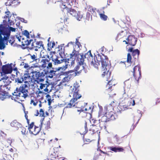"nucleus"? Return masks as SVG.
Returning a JSON list of instances; mask_svg holds the SVG:
<instances>
[{"mask_svg": "<svg viewBox=\"0 0 160 160\" xmlns=\"http://www.w3.org/2000/svg\"><path fill=\"white\" fill-rule=\"evenodd\" d=\"M28 87L26 84H22L18 88H17L12 93L14 98L20 101H23L28 96Z\"/></svg>", "mask_w": 160, "mask_h": 160, "instance_id": "f257e3e1", "label": "nucleus"}, {"mask_svg": "<svg viewBox=\"0 0 160 160\" xmlns=\"http://www.w3.org/2000/svg\"><path fill=\"white\" fill-rule=\"evenodd\" d=\"M74 93L73 94V98L70 101L69 103L66 106L65 108H70L72 107H75L76 108H79V104H78V102H75L78 99L80 98L79 94V83L76 82L74 83Z\"/></svg>", "mask_w": 160, "mask_h": 160, "instance_id": "f03ea898", "label": "nucleus"}, {"mask_svg": "<svg viewBox=\"0 0 160 160\" xmlns=\"http://www.w3.org/2000/svg\"><path fill=\"white\" fill-rule=\"evenodd\" d=\"M74 93L73 94V98L70 101L69 103L66 106L65 108H70L72 107H75L76 108H79V104H78V102H75L78 99L80 98L79 94V83L76 82L74 83Z\"/></svg>", "mask_w": 160, "mask_h": 160, "instance_id": "7ed1b4c3", "label": "nucleus"}, {"mask_svg": "<svg viewBox=\"0 0 160 160\" xmlns=\"http://www.w3.org/2000/svg\"><path fill=\"white\" fill-rule=\"evenodd\" d=\"M98 58H100V60L102 64L101 71L102 73L101 76L102 77H104L106 73L110 70L111 68V64L110 61L108 60V57L104 55L103 54L98 56Z\"/></svg>", "mask_w": 160, "mask_h": 160, "instance_id": "20e7f679", "label": "nucleus"}, {"mask_svg": "<svg viewBox=\"0 0 160 160\" xmlns=\"http://www.w3.org/2000/svg\"><path fill=\"white\" fill-rule=\"evenodd\" d=\"M30 72L32 74L31 76L32 78L34 80L37 79L38 82L43 81V78L45 76L44 73L43 72H40L39 70L36 68H38L39 69H40L41 68L39 63H36L33 65V66L30 67Z\"/></svg>", "mask_w": 160, "mask_h": 160, "instance_id": "39448f33", "label": "nucleus"}, {"mask_svg": "<svg viewBox=\"0 0 160 160\" xmlns=\"http://www.w3.org/2000/svg\"><path fill=\"white\" fill-rule=\"evenodd\" d=\"M92 57L93 56L90 50L84 54L83 53H81V73L82 74H84L87 72L88 67L84 62L85 59H87V60H88L89 58Z\"/></svg>", "mask_w": 160, "mask_h": 160, "instance_id": "423d86ee", "label": "nucleus"}, {"mask_svg": "<svg viewBox=\"0 0 160 160\" xmlns=\"http://www.w3.org/2000/svg\"><path fill=\"white\" fill-rule=\"evenodd\" d=\"M79 50H76L75 48H74V49L71 54V57L75 56V60L76 62L77 63V65L76 66L73 70L75 72L72 75L74 76H75L77 75H78L80 73L79 71H78L80 67V54H79Z\"/></svg>", "mask_w": 160, "mask_h": 160, "instance_id": "0eeeda50", "label": "nucleus"}, {"mask_svg": "<svg viewBox=\"0 0 160 160\" xmlns=\"http://www.w3.org/2000/svg\"><path fill=\"white\" fill-rule=\"evenodd\" d=\"M82 103L81 107V116L82 117H85L87 116V114L90 113L92 111L91 107L88 105V103Z\"/></svg>", "mask_w": 160, "mask_h": 160, "instance_id": "6e6552de", "label": "nucleus"}, {"mask_svg": "<svg viewBox=\"0 0 160 160\" xmlns=\"http://www.w3.org/2000/svg\"><path fill=\"white\" fill-rule=\"evenodd\" d=\"M110 106L105 107H104V110L105 112V117L106 119L105 120L106 122H108L111 120H114L115 119V113L113 111H109V108H110Z\"/></svg>", "mask_w": 160, "mask_h": 160, "instance_id": "1a4fd4ad", "label": "nucleus"}, {"mask_svg": "<svg viewBox=\"0 0 160 160\" xmlns=\"http://www.w3.org/2000/svg\"><path fill=\"white\" fill-rule=\"evenodd\" d=\"M133 76L135 79L138 81L141 77V70L139 64L135 66L131 71Z\"/></svg>", "mask_w": 160, "mask_h": 160, "instance_id": "9d476101", "label": "nucleus"}, {"mask_svg": "<svg viewBox=\"0 0 160 160\" xmlns=\"http://www.w3.org/2000/svg\"><path fill=\"white\" fill-rule=\"evenodd\" d=\"M43 79V80L42 81L38 82L37 79L35 81L40 84V88L42 90V91L48 92L49 90L48 87L50 84L47 81H45V79Z\"/></svg>", "mask_w": 160, "mask_h": 160, "instance_id": "9b49d317", "label": "nucleus"}, {"mask_svg": "<svg viewBox=\"0 0 160 160\" xmlns=\"http://www.w3.org/2000/svg\"><path fill=\"white\" fill-rule=\"evenodd\" d=\"M70 54V58H66L62 59L64 60V62H65V65L63 67V69H65L68 68V66H71L73 65L75 63V56L71 57V54Z\"/></svg>", "mask_w": 160, "mask_h": 160, "instance_id": "f8f14e48", "label": "nucleus"}, {"mask_svg": "<svg viewBox=\"0 0 160 160\" xmlns=\"http://www.w3.org/2000/svg\"><path fill=\"white\" fill-rule=\"evenodd\" d=\"M88 119L85 118L84 120H82L81 122L82 127L81 128V134L84 136L87 132L88 129L87 128V121Z\"/></svg>", "mask_w": 160, "mask_h": 160, "instance_id": "ddd939ff", "label": "nucleus"}, {"mask_svg": "<svg viewBox=\"0 0 160 160\" xmlns=\"http://www.w3.org/2000/svg\"><path fill=\"white\" fill-rule=\"evenodd\" d=\"M43 46L42 41H34L32 43L30 48L31 49H34L35 51H37L38 49L41 48L43 49Z\"/></svg>", "mask_w": 160, "mask_h": 160, "instance_id": "4468645a", "label": "nucleus"}, {"mask_svg": "<svg viewBox=\"0 0 160 160\" xmlns=\"http://www.w3.org/2000/svg\"><path fill=\"white\" fill-rule=\"evenodd\" d=\"M128 51L132 52L133 58L135 59L134 61V64H135V62L136 60H138V56L140 54V51L138 49L133 50V48H131L128 49Z\"/></svg>", "mask_w": 160, "mask_h": 160, "instance_id": "2eb2a0df", "label": "nucleus"}, {"mask_svg": "<svg viewBox=\"0 0 160 160\" xmlns=\"http://www.w3.org/2000/svg\"><path fill=\"white\" fill-rule=\"evenodd\" d=\"M12 71V68L11 65L6 64L2 66V72L4 74L11 73Z\"/></svg>", "mask_w": 160, "mask_h": 160, "instance_id": "dca6fc26", "label": "nucleus"}, {"mask_svg": "<svg viewBox=\"0 0 160 160\" xmlns=\"http://www.w3.org/2000/svg\"><path fill=\"white\" fill-rule=\"evenodd\" d=\"M128 40V44L132 46H134L137 43V39L133 35H129L127 39Z\"/></svg>", "mask_w": 160, "mask_h": 160, "instance_id": "f3484780", "label": "nucleus"}, {"mask_svg": "<svg viewBox=\"0 0 160 160\" xmlns=\"http://www.w3.org/2000/svg\"><path fill=\"white\" fill-rule=\"evenodd\" d=\"M105 92L106 94L108 95L110 97H112L116 95L112 89L111 86H109L108 85H106Z\"/></svg>", "mask_w": 160, "mask_h": 160, "instance_id": "a211bd4d", "label": "nucleus"}, {"mask_svg": "<svg viewBox=\"0 0 160 160\" xmlns=\"http://www.w3.org/2000/svg\"><path fill=\"white\" fill-rule=\"evenodd\" d=\"M23 81H24V83H26L29 84V82H32L33 81V80L35 81V80H34L32 78H31L29 74H24L22 76Z\"/></svg>", "mask_w": 160, "mask_h": 160, "instance_id": "6ab92c4d", "label": "nucleus"}, {"mask_svg": "<svg viewBox=\"0 0 160 160\" xmlns=\"http://www.w3.org/2000/svg\"><path fill=\"white\" fill-rule=\"evenodd\" d=\"M134 60L135 59L134 58L133 60H132V57L131 54L128 53L127 61L124 62L125 67H128L129 66H130L132 63L133 62L134 63Z\"/></svg>", "mask_w": 160, "mask_h": 160, "instance_id": "aec40b11", "label": "nucleus"}, {"mask_svg": "<svg viewBox=\"0 0 160 160\" xmlns=\"http://www.w3.org/2000/svg\"><path fill=\"white\" fill-rule=\"evenodd\" d=\"M100 128L98 127V126H96L95 125H92V127H91L89 130V131L90 133L91 134L97 133L98 134V132H100Z\"/></svg>", "mask_w": 160, "mask_h": 160, "instance_id": "412c9836", "label": "nucleus"}, {"mask_svg": "<svg viewBox=\"0 0 160 160\" xmlns=\"http://www.w3.org/2000/svg\"><path fill=\"white\" fill-rule=\"evenodd\" d=\"M49 61H50L49 59H42L40 62V63H41V65H39L40 67L43 69L47 67V64Z\"/></svg>", "mask_w": 160, "mask_h": 160, "instance_id": "4be33fe9", "label": "nucleus"}, {"mask_svg": "<svg viewBox=\"0 0 160 160\" xmlns=\"http://www.w3.org/2000/svg\"><path fill=\"white\" fill-rule=\"evenodd\" d=\"M41 128L39 127H37L36 126H34V127L31 130V131L29 132L31 134H32L34 135H36L38 134L40 131Z\"/></svg>", "mask_w": 160, "mask_h": 160, "instance_id": "5701e85b", "label": "nucleus"}, {"mask_svg": "<svg viewBox=\"0 0 160 160\" xmlns=\"http://www.w3.org/2000/svg\"><path fill=\"white\" fill-rule=\"evenodd\" d=\"M109 149L111 151L115 152H123L124 151V149L123 148L120 147H109Z\"/></svg>", "mask_w": 160, "mask_h": 160, "instance_id": "b1692460", "label": "nucleus"}, {"mask_svg": "<svg viewBox=\"0 0 160 160\" xmlns=\"http://www.w3.org/2000/svg\"><path fill=\"white\" fill-rule=\"evenodd\" d=\"M104 118V116H102V117L101 121H100V120H99V125L98 126L99 128H100V130L102 128H106V127L105 126V123L107 122H106V120L105 121L102 120V118Z\"/></svg>", "mask_w": 160, "mask_h": 160, "instance_id": "393cba45", "label": "nucleus"}, {"mask_svg": "<svg viewBox=\"0 0 160 160\" xmlns=\"http://www.w3.org/2000/svg\"><path fill=\"white\" fill-rule=\"evenodd\" d=\"M67 13L68 14H69L74 17L78 16L77 12L72 8H69V9H68V11Z\"/></svg>", "mask_w": 160, "mask_h": 160, "instance_id": "a878e982", "label": "nucleus"}, {"mask_svg": "<svg viewBox=\"0 0 160 160\" xmlns=\"http://www.w3.org/2000/svg\"><path fill=\"white\" fill-rule=\"evenodd\" d=\"M12 127L15 128L16 130H18L19 128H21V124L16 121H13L11 123Z\"/></svg>", "mask_w": 160, "mask_h": 160, "instance_id": "bb28decb", "label": "nucleus"}, {"mask_svg": "<svg viewBox=\"0 0 160 160\" xmlns=\"http://www.w3.org/2000/svg\"><path fill=\"white\" fill-rule=\"evenodd\" d=\"M4 82V84L6 85V86H8L11 82V81H9V78L8 77L2 78L0 80V82Z\"/></svg>", "mask_w": 160, "mask_h": 160, "instance_id": "cd10ccee", "label": "nucleus"}, {"mask_svg": "<svg viewBox=\"0 0 160 160\" xmlns=\"http://www.w3.org/2000/svg\"><path fill=\"white\" fill-rule=\"evenodd\" d=\"M8 89L7 86H6L5 84L0 85V92L4 94H7L6 91Z\"/></svg>", "mask_w": 160, "mask_h": 160, "instance_id": "c85d7f7f", "label": "nucleus"}, {"mask_svg": "<svg viewBox=\"0 0 160 160\" xmlns=\"http://www.w3.org/2000/svg\"><path fill=\"white\" fill-rule=\"evenodd\" d=\"M39 111V112H38V110H37L36 113L34 115L35 116H37L39 115V116L43 117V119H44V118L45 117L44 111L42 109H41Z\"/></svg>", "mask_w": 160, "mask_h": 160, "instance_id": "c756f323", "label": "nucleus"}, {"mask_svg": "<svg viewBox=\"0 0 160 160\" xmlns=\"http://www.w3.org/2000/svg\"><path fill=\"white\" fill-rule=\"evenodd\" d=\"M91 64L96 69H98L99 63L98 62H96L95 59H92L91 62Z\"/></svg>", "mask_w": 160, "mask_h": 160, "instance_id": "7c9ffc66", "label": "nucleus"}, {"mask_svg": "<svg viewBox=\"0 0 160 160\" xmlns=\"http://www.w3.org/2000/svg\"><path fill=\"white\" fill-rule=\"evenodd\" d=\"M27 38L26 40H25V41H21V45L22 46H28L30 44L31 42H33V40L32 39H30L28 40Z\"/></svg>", "mask_w": 160, "mask_h": 160, "instance_id": "2f4dec72", "label": "nucleus"}, {"mask_svg": "<svg viewBox=\"0 0 160 160\" xmlns=\"http://www.w3.org/2000/svg\"><path fill=\"white\" fill-rule=\"evenodd\" d=\"M125 32L123 31H121L118 34L116 37L117 40H119L120 39L123 38L125 36Z\"/></svg>", "mask_w": 160, "mask_h": 160, "instance_id": "473e14b6", "label": "nucleus"}, {"mask_svg": "<svg viewBox=\"0 0 160 160\" xmlns=\"http://www.w3.org/2000/svg\"><path fill=\"white\" fill-rule=\"evenodd\" d=\"M55 45V43L53 41L49 42L48 44V50L50 51L51 49L54 47Z\"/></svg>", "mask_w": 160, "mask_h": 160, "instance_id": "72a5a7b5", "label": "nucleus"}, {"mask_svg": "<svg viewBox=\"0 0 160 160\" xmlns=\"http://www.w3.org/2000/svg\"><path fill=\"white\" fill-rule=\"evenodd\" d=\"M29 55L30 56L32 60V62H35L36 63H37V60H38V61H40L39 59V58H37V54L31 55L29 54Z\"/></svg>", "mask_w": 160, "mask_h": 160, "instance_id": "f704fd0d", "label": "nucleus"}, {"mask_svg": "<svg viewBox=\"0 0 160 160\" xmlns=\"http://www.w3.org/2000/svg\"><path fill=\"white\" fill-rule=\"evenodd\" d=\"M72 74H70L69 75H68L64 77L62 80V82H68L70 81L71 78H72Z\"/></svg>", "mask_w": 160, "mask_h": 160, "instance_id": "c9c22d12", "label": "nucleus"}, {"mask_svg": "<svg viewBox=\"0 0 160 160\" xmlns=\"http://www.w3.org/2000/svg\"><path fill=\"white\" fill-rule=\"evenodd\" d=\"M111 72L110 71H109L108 72V73H106V80L108 81H110V80H112V77L111 76Z\"/></svg>", "mask_w": 160, "mask_h": 160, "instance_id": "e433bc0d", "label": "nucleus"}, {"mask_svg": "<svg viewBox=\"0 0 160 160\" xmlns=\"http://www.w3.org/2000/svg\"><path fill=\"white\" fill-rule=\"evenodd\" d=\"M82 138L84 143L86 144L89 143L93 140V138H85L84 136H83Z\"/></svg>", "mask_w": 160, "mask_h": 160, "instance_id": "4c0bfd02", "label": "nucleus"}, {"mask_svg": "<svg viewBox=\"0 0 160 160\" xmlns=\"http://www.w3.org/2000/svg\"><path fill=\"white\" fill-rule=\"evenodd\" d=\"M116 84V82L113 79L109 81L107 85H108L109 86H111V88L112 86H114Z\"/></svg>", "mask_w": 160, "mask_h": 160, "instance_id": "58836bf2", "label": "nucleus"}, {"mask_svg": "<svg viewBox=\"0 0 160 160\" xmlns=\"http://www.w3.org/2000/svg\"><path fill=\"white\" fill-rule=\"evenodd\" d=\"M33 98L31 99L30 101V104H32L34 106H36L37 105L38 101L36 98L33 97Z\"/></svg>", "mask_w": 160, "mask_h": 160, "instance_id": "ea45409f", "label": "nucleus"}, {"mask_svg": "<svg viewBox=\"0 0 160 160\" xmlns=\"http://www.w3.org/2000/svg\"><path fill=\"white\" fill-rule=\"evenodd\" d=\"M60 8L61 9V10L63 12H64L65 10L67 11V12L68 11V9H69V8H68L66 5L64 4L63 3H62L60 5Z\"/></svg>", "mask_w": 160, "mask_h": 160, "instance_id": "a19ab883", "label": "nucleus"}, {"mask_svg": "<svg viewBox=\"0 0 160 160\" xmlns=\"http://www.w3.org/2000/svg\"><path fill=\"white\" fill-rule=\"evenodd\" d=\"M103 13H104V12H103ZM99 15L101 19L104 21H106L108 17L107 16L103 13H99Z\"/></svg>", "mask_w": 160, "mask_h": 160, "instance_id": "79ce46f5", "label": "nucleus"}, {"mask_svg": "<svg viewBox=\"0 0 160 160\" xmlns=\"http://www.w3.org/2000/svg\"><path fill=\"white\" fill-rule=\"evenodd\" d=\"M10 12L9 11H8L7 12H5V14H6V15H5L4 17V18H8V22H10V21L12 22V21L11 20L10 18L11 17L12 15H10L9 14L10 13Z\"/></svg>", "mask_w": 160, "mask_h": 160, "instance_id": "37998d69", "label": "nucleus"}, {"mask_svg": "<svg viewBox=\"0 0 160 160\" xmlns=\"http://www.w3.org/2000/svg\"><path fill=\"white\" fill-rule=\"evenodd\" d=\"M3 35H4L3 37V39L5 40H7L9 38L10 35V32H6L2 34Z\"/></svg>", "mask_w": 160, "mask_h": 160, "instance_id": "c03bdc74", "label": "nucleus"}, {"mask_svg": "<svg viewBox=\"0 0 160 160\" xmlns=\"http://www.w3.org/2000/svg\"><path fill=\"white\" fill-rule=\"evenodd\" d=\"M15 82L18 83H21L23 82V78L22 76L21 75L20 76L17 78L15 79Z\"/></svg>", "mask_w": 160, "mask_h": 160, "instance_id": "a18cd8bd", "label": "nucleus"}, {"mask_svg": "<svg viewBox=\"0 0 160 160\" xmlns=\"http://www.w3.org/2000/svg\"><path fill=\"white\" fill-rule=\"evenodd\" d=\"M105 112L103 111V109L102 108H100L98 113V117H100L102 116H104L105 117Z\"/></svg>", "mask_w": 160, "mask_h": 160, "instance_id": "49530a36", "label": "nucleus"}, {"mask_svg": "<svg viewBox=\"0 0 160 160\" xmlns=\"http://www.w3.org/2000/svg\"><path fill=\"white\" fill-rule=\"evenodd\" d=\"M52 60L54 62L55 65L64 62V60H62V59L59 60H58V58H56Z\"/></svg>", "mask_w": 160, "mask_h": 160, "instance_id": "de8ad7c7", "label": "nucleus"}, {"mask_svg": "<svg viewBox=\"0 0 160 160\" xmlns=\"http://www.w3.org/2000/svg\"><path fill=\"white\" fill-rule=\"evenodd\" d=\"M23 63L22 66H23V67L26 69L28 70V72H29V70H30L31 69L28 63H24L23 62Z\"/></svg>", "mask_w": 160, "mask_h": 160, "instance_id": "09e8293b", "label": "nucleus"}, {"mask_svg": "<svg viewBox=\"0 0 160 160\" xmlns=\"http://www.w3.org/2000/svg\"><path fill=\"white\" fill-rule=\"evenodd\" d=\"M46 99L48 102V105H50L51 103V96L50 95L48 94L46 95Z\"/></svg>", "mask_w": 160, "mask_h": 160, "instance_id": "8fccbe9b", "label": "nucleus"}, {"mask_svg": "<svg viewBox=\"0 0 160 160\" xmlns=\"http://www.w3.org/2000/svg\"><path fill=\"white\" fill-rule=\"evenodd\" d=\"M7 94L3 93L1 92H0V100H4L6 98Z\"/></svg>", "mask_w": 160, "mask_h": 160, "instance_id": "3c124183", "label": "nucleus"}, {"mask_svg": "<svg viewBox=\"0 0 160 160\" xmlns=\"http://www.w3.org/2000/svg\"><path fill=\"white\" fill-rule=\"evenodd\" d=\"M62 47L61 46H59L58 47L59 48L58 52L60 55L62 57V54L63 53H64L63 50H62Z\"/></svg>", "mask_w": 160, "mask_h": 160, "instance_id": "603ef678", "label": "nucleus"}, {"mask_svg": "<svg viewBox=\"0 0 160 160\" xmlns=\"http://www.w3.org/2000/svg\"><path fill=\"white\" fill-rule=\"evenodd\" d=\"M28 129L29 131V132H30L31 130H32L34 126V122H32L31 123L29 124H28Z\"/></svg>", "mask_w": 160, "mask_h": 160, "instance_id": "864d4df0", "label": "nucleus"}, {"mask_svg": "<svg viewBox=\"0 0 160 160\" xmlns=\"http://www.w3.org/2000/svg\"><path fill=\"white\" fill-rule=\"evenodd\" d=\"M90 18H92V16H91V14L89 12H87L86 13L85 19L86 20L88 21Z\"/></svg>", "mask_w": 160, "mask_h": 160, "instance_id": "5fc2aeb1", "label": "nucleus"}, {"mask_svg": "<svg viewBox=\"0 0 160 160\" xmlns=\"http://www.w3.org/2000/svg\"><path fill=\"white\" fill-rule=\"evenodd\" d=\"M23 34L27 38H29V33L27 30H25L23 31Z\"/></svg>", "mask_w": 160, "mask_h": 160, "instance_id": "6e6d98bb", "label": "nucleus"}, {"mask_svg": "<svg viewBox=\"0 0 160 160\" xmlns=\"http://www.w3.org/2000/svg\"><path fill=\"white\" fill-rule=\"evenodd\" d=\"M14 39L15 38L14 36H11V37L10 39L9 40V43H11L12 45L14 43L15 41Z\"/></svg>", "mask_w": 160, "mask_h": 160, "instance_id": "4d7b16f0", "label": "nucleus"}, {"mask_svg": "<svg viewBox=\"0 0 160 160\" xmlns=\"http://www.w3.org/2000/svg\"><path fill=\"white\" fill-rule=\"evenodd\" d=\"M52 63L49 61L47 64V67L46 68L48 70L49 69H51L52 68Z\"/></svg>", "mask_w": 160, "mask_h": 160, "instance_id": "13d9d810", "label": "nucleus"}, {"mask_svg": "<svg viewBox=\"0 0 160 160\" xmlns=\"http://www.w3.org/2000/svg\"><path fill=\"white\" fill-rule=\"evenodd\" d=\"M114 138L118 143H120V138L116 134L114 136Z\"/></svg>", "mask_w": 160, "mask_h": 160, "instance_id": "bf43d9fd", "label": "nucleus"}, {"mask_svg": "<svg viewBox=\"0 0 160 160\" xmlns=\"http://www.w3.org/2000/svg\"><path fill=\"white\" fill-rule=\"evenodd\" d=\"M16 37L18 39V41L19 42H21V39H22L21 41H25V40H26V39H24L23 38H22L21 36L19 37L18 36V35H16Z\"/></svg>", "mask_w": 160, "mask_h": 160, "instance_id": "052dcab7", "label": "nucleus"}, {"mask_svg": "<svg viewBox=\"0 0 160 160\" xmlns=\"http://www.w3.org/2000/svg\"><path fill=\"white\" fill-rule=\"evenodd\" d=\"M55 72L53 70H50V75H49L48 77L51 78H52L53 76V74H55Z\"/></svg>", "mask_w": 160, "mask_h": 160, "instance_id": "680f3d73", "label": "nucleus"}, {"mask_svg": "<svg viewBox=\"0 0 160 160\" xmlns=\"http://www.w3.org/2000/svg\"><path fill=\"white\" fill-rule=\"evenodd\" d=\"M79 39L78 38H76V40L75 42V44L77 45L78 46V48H79V44L80 42L78 41Z\"/></svg>", "mask_w": 160, "mask_h": 160, "instance_id": "e2e57ef3", "label": "nucleus"}, {"mask_svg": "<svg viewBox=\"0 0 160 160\" xmlns=\"http://www.w3.org/2000/svg\"><path fill=\"white\" fill-rule=\"evenodd\" d=\"M88 11L91 12H92V14H94L95 13L96 14L95 12L94 11V10L92 8H88Z\"/></svg>", "mask_w": 160, "mask_h": 160, "instance_id": "0e129e2a", "label": "nucleus"}, {"mask_svg": "<svg viewBox=\"0 0 160 160\" xmlns=\"http://www.w3.org/2000/svg\"><path fill=\"white\" fill-rule=\"evenodd\" d=\"M21 128L22 130L21 131V132H22V134H23V135H25V134H26V129L24 128Z\"/></svg>", "mask_w": 160, "mask_h": 160, "instance_id": "69168bd1", "label": "nucleus"}, {"mask_svg": "<svg viewBox=\"0 0 160 160\" xmlns=\"http://www.w3.org/2000/svg\"><path fill=\"white\" fill-rule=\"evenodd\" d=\"M50 121H48L47 122V125L48 126L46 128V126L45 128H46L47 129H49L50 128Z\"/></svg>", "mask_w": 160, "mask_h": 160, "instance_id": "338daca9", "label": "nucleus"}, {"mask_svg": "<svg viewBox=\"0 0 160 160\" xmlns=\"http://www.w3.org/2000/svg\"><path fill=\"white\" fill-rule=\"evenodd\" d=\"M10 30L12 32H15L16 31V28H13L12 27H10L9 28Z\"/></svg>", "mask_w": 160, "mask_h": 160, "instance_id": "774afa93", "label": "nucleus"}]
</instances>
